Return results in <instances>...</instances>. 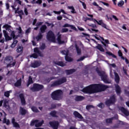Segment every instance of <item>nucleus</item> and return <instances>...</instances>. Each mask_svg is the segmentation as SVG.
Returning <instances> with one entry per match:
<instances>
[{"label":"nucleus","mask_w":129,"mask_h":129,"mask_svg":"<svg viewBox=\"0 0 129 129\" xmlns=\"http://www.w3.org/2000/svg\"><path fill=\"white\" fill-rule=\"evenodd\" d=\"M107 88H108V87L102 84H94L84 88L82 91L84 93L91 94V93H96V92L104 91Z\"/></svg>","instance_id":"nucleus-1"},{"label":"nucleus","mask_w":129,"mask_h":129,"mask_svg":"<svg viewBox=\"0 0 129 129\" xmlns=\"http://www.w3.org/2000/svg\"><path fill=\"white\" fill-rule=\"evenodd\" d=\"M4 63L6 64L7 68L14 67L16 65V61L14 60L13 56H7L4 59Z\"/></svg>","instance_id":"nucleus-2"},{"label":"nucleus","mask_w":129,"mask_h":129,"mask_svg":"<svg viewBox=\"0 0 129 129\" xmlns=\"http://www.w3.org/2000/svg\"><path fill=\"white\" fill-rule=\"evenodd\" d=\"M96 71L97 73L100 76L102 80L104 82V83L109 84L111 83V81L108 79V77H107L106 73H105V72H100L98 69L96 70Z\"/></svg>","instance_id":"nucleus-3"},{"label":"nucleus","mask_w":129,"mask_h":129,"mask_svg":"<svg viewBox=\"0 0 129 129\" xmlns=\"http://www.w3.org/2000/svg\"><path fill=\"white\" fill-rule=\"evenodd\" d=\"M62 94H63V92L61 90H57L52 93L51 98L53 100H60L62 97Z\"/></svg>","instance_id":"nucleus-4"},{"label":"nucleus","mask_w":129,"mask_h":129,"mask_svg":"<svg viewBox=\"0 0 129 129\" xmlns=\"http://www.w3.org/2000/svg\"><path fill=\"white\" fill-rule=\"evenodd\" d=\"M47 39L48 41H50L53 43H56V38L55 37V34L52 32V31H49L47 35Z\"/></svg>","instance_id":"nucleus-5"},{"label":"nucleus","mask_w":129,"mask_h":129,"mask_svg":"<svg viewBox=\"0 0 129 129\" xmlns=\"http://www.w3.org/2000/svg\"><path fill=\"white\" fill-rule=\"evenodd\" d=\"M34 52L35 53H33L31 55H30L31 57H32L33 58H38V56H40V57H43V56H44L43 53H42V52H41V51H40V50H39V48H38L37 47H36L34 49Z\"/></svg>","instance_id":"nucleus-6"},{"label":"nucleus","mask_w":129,"mask_h":129,"mask_svg":"<svg viewBox=\"0 0 129 129\" xmlns=\"http://www.w3.org/2000/svg\"><path fill=\"white\" fill-rule=\"evenodd\" d=\"M67 79L65 77H63L62 78L60 79L58 81H56L54 82H53L51 86L53 87V86H58L59 85H61V84H63V83H64V82H66L67 81Z\"/></svg>","instance_id":"nucleus-7"},{"label":"nucleus","mask_w":129,"mask_h":129,"mask_svg":"<svg viewBox=\"0 0 129 129\" xmlns=\"http://www.w3.org/2000/svg\"><path fill=\"white\" fill-rule=\"evenodd\" d=\"M44 88V86L38 84H34L33 85V87L30 88V90L31 91H39V90H41V89H43Z\"/></svg>","instance_id":"nucleus-8"},{"label":"nucleus","mask_w":129,"mask_h":129,"mask_svg":"<svg viewBox=\"0 0 129 129\" xmlns=\"http://www.w3.org/2000/svg\"><path fill=\"white\" fill-rule=\"evenodd\" d=\"M39 120H35L31 121V123L30 124V125H35L36 127H38L39 126H41L43 123H44V120H42L40 122H38Z\"/></svg>","instance_id":"nucleus-9"},{"label":"nucleus","mask_w":129,"mask_h":129,"mask_svg":"<svg viewBox=\"0 0 129 129\" xmlns=\"http://www.w3.org/2000/svg\"><path fill=\"white\" fill-rule=\"evenodd\" d=\"M114 102H115V96L113 95L111 96L109 100H108L106 101L105 103L107 106H109L111 105V104H113Z\"/></svg>","instance_id":"nucleus-10"},{"label":"nucleus","mask_w":129,"mask_h":129,"mask_svg":"<svg viewBox=\"0 0 129 129\" xmlns=\"http://www.w3.org/2000/svg\"><path fill=\"white\" fill-rule=\"evenodd\" d=\"M61 53L62 55H66L65 59L66 61L71 62L73 60L71 57L68 56V50H62L61 51Z\"/></svg>","instance_id":"nucleus-11"},{"label":"nucleus","mask_w":129,"mask_h":129,"mask_svg":"<svg viewBox=\"0 0 129 129\" xmlns=\"http://www.w3.org/2000/svg\"><path fill=\"white\" fill-rule=\"evenodd\" d=\"M49 124L51 127L53 129H58V126H59V122L57 121H53L52 122H49Z\"/></svg>","instance_id":"nucleus-12"},{"label":"nucleus","mask_w":129,"mask_h":129,"mask_svg":"<svg viewBox=\"0 0 129 129\" xmlns=\"http://www.w3.org/2000/svg\"><path fill=\"white\" fill-rule=\"evenodd\" d=\"M61 35L60 34V32H58V33L57 34V37L56 39L58 44H64V43H65V41H64V40H61Z\"/></svg>","instance_id":"nucleus-13"},{"label":"nucleus","mask_w":129,"mask_h":129,"mask_svg":"<svg viewBox=\"0 0 129 129\" xmlns=\"http://www.w3.org/2000/svg\"><path fill=\"white\" fill-rule=\"evenodd\" d=\"M114 80L116 83L118 84L119 83V81L120 80V78H119V75H118V74L117 73L114 72Z\"/></svg>","instance_id":"nucleus-14"},{"label":"nucleus","mask_w":129,"mask_h":129,"mask_svg":"<svg viewBox=\"0 0 129 129\" xmlns=\"http://www.w3.org/2000/svg\"><path fill=\"white\" fill-rule=\"evenodd\" d=\"M119 109L123 113H124V115H126V116H128L129 115V112L126 109H125L124 108L122 107H120L119 108Z\"/></svg>","instance_id":"nucleus-15"},{"label":"nucleus","mask_w":129,"mask_h":129,"mask_svg":"<svg viewBox=\"0 0 129 129\" xmlns=\"http://www.w3.org/2000/svg\"><path fill=\"white\" fill-rule=\"evenodd\" d=\"M19 97L21 99L22 105H26V100L25 99V96H24V94H20L19 95Z\"/></svg>","instance_id":"nucleus-16"},{"label":"nucleus","mask_w":129,"mask_h":129,"mask_svg":"<svg viewBox=\"0 0 129 129\" xmlns=\"http://www.w3.org/2000/svg\"><path fill=\"white\" fill-rule=\"evenodd\" d=\"M3 34L5 37L6 41H10V40H12V37L9 36V34L7 33V31L3 30Z\"/></svg>","instance_id":"nucleus-17"},{"label":"nucleus","mask_w":129,"mask_h":129,"mask_svg":"<svg viewBox=\"0 0 129 129\" xmlns=\"http://www.w3.org/2000/svg\"><path fill=\"white\" fill-rule=\"evenodd\" d=\"M63 28H71V29H72V30H74L75 31H76L77 29H76V27L73 25H71L69 24H65L64 25L62 26Z\"/></svg>","instance_id":"nucleus-18"},{"label":"nucleus","mask_w":129,"mask_h":129,"mask_svg":"<svg viewBox=\"0 0 129 129\" xmlns=\"http://www.w3.org/2000/svg\"><path fill=\"white\" fill-rule=\"evenodd\" d=\"M41 65L40 61H35L34 63H31V67L33 68H37V67H39Z\"/></svg>","instance_id":"nucleus-19"},{"label":"nucleus","mask_w":129,"mask_h":129,"mask_svg":"<svg viewBox=\"0 0 129 129\" xmlns=\"http://www.w3.org/2000/svg\"><path fill=\"white\" fill-rule=\"evenodd\" d=\"M115 90L117 94L118 95H119V94H120V92H121L120 87H119L118 85H115Z\"/></svg>","instance_id":"nucleus-20"},{"label":"nucleus","mask_w":129,"mask_h":129,"mask_svg":"<svg viewBox=\"0 0 129 129\" xmlns=\"http://www.w3.org/2000/svg\"><path fill=\"white\" fill-rule=\"evenodd\" d=\"M74 115H75V117H77L78 118H80L81 119L83 118L82 115H81V114L79 113L77 111L74 112Z\"/></svg>","instance_id":"nucleus-21"},{"label":"nucleus","mask_w":129,"mask_h":129,"mask_svg":"<svg viewBox=\"0 0 129 129\" xmlns=\"http://www.w3.org/2000/svg\"><path fill=\"white\" fill-rule=\"evenodd\" d=\"M43 38V35L41 32H39L37 36H36L35 39L37 41H40L42 40Z\"/></svg>","instance_id":"nucleus-22"},{"label":"nucleus","mask_w":129,"mask_h":129,"mask_svg":"<svg viewBox=\"0 0 129 129\" xmlns=\"http://www.w3.org/2000/svg\"><path fill=\"white\" fill-rule=\"evenodd\" d=\"M46 29H47V26H46V25H42L40 28V32L39 33H41V34L43 33H45V31H46Z\"/></svg>","instance_id":"nucleus-23"},{"label":"nucleus","mask_w":129,"mask_h":129,"mask_svg":"<svg viewBox=\"0 0 129 129\" xmlns=\"http://www.w3.org/2000/svg\"><path fill=\"white\" fill-rule=\"evenodd\" d=\"M84 97L81 96H78L76 97L75 100L76 101H81V100H84Z\"/></svg>","instance_id":"nucleus-24"},{"label":"nucleus","mask_w":129,"mask_h":129,"mask_svg":"<svg viewBox=\"0 0 129 129\" xmlns=\"http://www.w3.org/2000/svg\"><path fill=\"white\" fill-rule=\"evenodd\" d=\"M76 70L75 69L69 70L66 71V73L67 75H70V74H72L74 72H75Z\"/></svg>","instance_id":"nucleus-25"},{"label":"nucleus","mask_w":129,"mask_h":129,"mask_svg":"<svg viewBox=\"0 0 129 129\" xmlns=\"http://www.w3.org/2000/svg\"><path fill=\"white\" fill-rule=\"evenodd\" d=\"M96 48L98 49V50H99V51L101 52H104V49L100 44H98V45L96 46Z\"/></svg>","instance_id":"nucleus-26"},{"label":"nucleus","mask_w":129,"mask_h":129,"mask_svg":"<svg viewBox=\"0 0 129 129\" xmlns=\"http://www.w3.org/2000/svg\"><path fill=\"white\" fill-rule=\"evenodd\" d=\"M24 48L23 46H18L16 49L17 53H23V49Z\"/></svg>","instance_id":"nucleus-27"},{"label":"nucleus","mask_w":129,"mask_h":129,"mask_svg":"<svg viewBox=\"0 0 129 129\" xmlns=\"http://www.w3.org/2000/svg\"><path fill=\"white\" fill-rule=\"evenodd\" d=\"M15 12L16 13H17V14H19L20 19H22V16H23L24 15V12L23 11V10L18 11V10H15Z\"/></svg>","instance_id":"nucleus-28"},{"label":"nucleus","mask_w":129,"mask_h":129,"mask_svg":"<svg viewBox=\"0 0 129 129\" xmlns=\"http://www.w3.org/2000/svg\"><path fill=\"white\" fill-rule=\"evenodd\" d=\"M13 92L12 90L7 91L4 93V96L6 97H10V93H12Z\"/></svg>","instance_id":"nucleus-29"},{"label":"nucleus","mask_w":129,"mask_h":129,"mask_svg":"<svg viewBox=\"0 0 129 129\" xmlns=\"http://www.w3.org/2000/svg\"><path fill=\"white\" fill-rule=\"evenodd\" d=\"M20 112L22 115H25V114L27 113V111L24 108H22V107H20Z\"/></svg>","instance_id":"nucleus-30"},{"label":"nucleus","mask_w":129,"mask_h":129,"mask_svg":"<svg viewBox=\"0 0 129 129\" xmlns=\"http://www.w3.org/2000/svg\"><path fill=\"white\" fill-rule=\"evenodd\" d=\"M11 26L8 24H5L3 26V28H6V30L8 31V32H12V30L10 29L11 28Z\"/></svg>","instance_id":"nucleus-31"},{"label":"nucleus","mask_w":129,"mask_h":129,"mask_svg":"<svg viewBox=\"0 0 129 129\" xmlns=\"http://www.w3.org/2000/svg\"><path fill=\"white\" fill-rule=\"evenodd\" d=\"M75 47H76L78 55H81V49L79 48V47H78V46H77V45H75Z\"/></svg>","instance_id":"nucleus-32"},{"label":"nucleus","mask_w":129,"mask_h":129,"mask_svg":"<svg viewBox=\"0 0 129 129\" xmlns=\"http://www.w3.org/2000/svg\"><path fill=\"white\" fill-rule=\"evenodd\" d=\"M55 64H56V65H58V66H61V67L65 66V63H64L62 61H57L56 62H55Z\"/></svg>","instance_id":"nucleus-33"},{"label":"nucleus","mask_w":129,"mask_h":129,"mask_svg":"<svg viewBox=\"0 0 129 129\" xmlns=\"http://www.w3.org/2000/svg\"><path fill=\"white\" fill-rule=\"evenodd\" d=\"M68 8L69 9V10H71V13L72 14H76V12H75V9H74V7H73V6H71V7H68Z\"/></svg>","instance_id":"nucleus-34"},{"label":"nucleus","mask_w":129,"mask_h":129,"mask_svg":"<svg viewBox=\"0 0 129 129\" xmlns=\"http://www.w3.org/2000/svg\"><path fill=\"white\" fill-rule=\"evenodd\" d=\"M17 44H18V40H14L13 43L11 44V48H15V47H16L17 45Z\"/></svg>","instance_id":"nucleus-35"},{"label":"nucleus","mask_w":129,"mask_h":129,"mask_svg":"<svg viewBox=\"0 0 129 129\" xmlns=\"http://www.w3.org/2000/svg\"><path fill=\"white\" fill-rule=\"evenodd\" d=\"M3 123H6L7 125L10 124V120L7 119V118L5 117L3 120Z\"/></svg>","instance_id":"nucleus-36"},{"label":"nucleus","mask_w":129,"mask_h":129,"mask_svg":"<svg viewBox=\"0 0 129 129\" xmlns=\"http://www.w3.org/2000/svg\"><path fill=\"white\" fill-rule=\"evenodd\" d=\"M32 83H33V79L31 77V76H30L27 84V87H29V85H30V84H32Z\"/></svg>","instance_id":"nucleus-37"},{"label":"nucleus","mask_w":129,"mask_h":129,"mask_svg":"<svg viewBox=\"0 0 129 129\" xmlns=\"http://www.w3.org/2000/svg\"><path fill=\"white\" fill-rule=\"evenodd\" d=\"M106 54H107L109 56H111L113 58H116V56H115L114 54H113L112 53L109 51H107L106 52Z\"/></svg>","instance_id":"nucleus-38"},{"label":"nucleus","mask_w":129,"mask_h":129,"mask_svg":"<svg viewBox=\"0 0 129 129\" xmlns=\"http://www.w3.org/2000/svg\"><path fill=\"white\" fill-rule=\"evenodd\" d=\"M22 82H21V80H18L17 81L15 84V86L16 87H18V86H21Z\"/></svg>","instance_id":"nucleus-39"},{"label":"nucleus","mask_w":129,"mask_h":129,"mask_svg":"<svg viewBox=\"0 0 129 129\" xmlns=\"http://www.w3.org/2000/svg\"><path fill=\"white\" fill-rule=\"evenodd\" d=\"M108 65L109 66V68H111V67H113V68H115L116 67V65L115 63H108Z\"/></svg>","instance_id":"nucleus-40"},{"label":"nucleus","mask_w":129,"mask_h":129,"mask_svg":"<svg viewBox=\"0 0 129 129\" xmlns=\"http://www.w3.org/2000/svg\"><path fill=\"white\" fill-rule=\"evenodd\" d=\"M31 109L32 111H33V112H38V111H39V110H38V109H37L36 107L34 106H32L31 107Z\"/></svg>","instance_id":"nucleus-41"},{"label":"nucleus","mask_w":129,"mask_h":129,"mask_svg":"<svg viewBox=\"0 0 129 129\" xmlns=\"http://www.w3.org/2000/svg\"><path fill=\"white\" fill-rule=\"evenodd\" d=\"M124 4V2L123 1H121L118 3V7H122Z\"/></svg>","instance_id":"nucleus-42"},{"label":"nucleus","mask_w":129,"mask_h":129,"mask_svg":"<svg viewBox=\"0 0 129 129\" xmlns=\"http://www.w3.org/2000/svg\"><path fill=\"white\" fill-rule=\"evenodd\" d=\"M113 119V118L106 119V122H107V123H110L112 121Z\"/></svg>","instance_id":"nucleus-43"},{"label":"nucleus","mask_w":129,"mask_h":129,"mask_svg":"<svg viewBox=\"0 0 129 129\" xmlns=\"http://www.w3.org/2000/svg\"><path fill=\"white\" fill-rule=\"evenodd\" d=\"M11 37L13 39H16V35H15V31H12L11 34Z\"/></svg>","instance_id":"nucleus-44"},{"label":"nucleus","mask_w":129,"mask_h":129,"mask_svg":"<svg viewBox=\"0 0 129 129\" xmlns=\"http://www.w3.org/2000/svg\"><path fill=\"white\" fill-rule=\"evenodd\" d=\"M95 22L98 24V25H100V26H101L102 24L103 23V22L102 20H99V21H97V20H95Z\"/></svg>","instance_id":"nucleus-45"},{"label":"nucleus","mask_w":129,"mask_h":129,"mask_svg":"<svg viewBox=\"0 0 129 129\" xmlns=\"http://www.w3.org/2000/svg\"><path fill=\"white\" fill-rule=\"evenodd\" d=\"M45 48H46V45H45V43H42L40 45V49H41V50H44V49H45Z\"/></svg>","instance_id":"nucleus-46"},{"label":"nucleus","mask_w":129,"mask_h":129,"mask_svg":"<svg viewBox=\"0 0 129 129\" xmlns=\"http://www.w3.org/2000/svg\"><path fill=\"white\" fill-rule=\"evenodd\" d=\"M80 3H81V4H82V6L84 8V9H85V10H86V4H85V3H84V2H83L82 1H79Z\"/></svg>","instance_id":"nucleus-47"},{"label":"nucleus","mask_w":129,"mask_h":129,"mask_svg":"<svg viewBox=\"0 0 129 129\" xmlns=\"http://www.w3.org/2000/svg\"><path fill=\"white\" fill-rule=\"evenodd\" d=\"M68 32V29L67 28H62L61 30V33H67Z\"/></svg>","instance_id":"nucleus-48"},{"label":"nucleus","mask_w":129,"mask_h":129,"mask_svg":"<svg viewBox=\"0 0 129 129\" xmlns=\"http://www.w3.org/2000/svg\"><path fill=\"white\" fill-rule=\"evenodd\" d=\"M50 114L51 115V116L55 117L56 116V111H53L50 113Z\"/></svg>","instance_id":"nucleus-49"},{"label":"nucleus","mask_w":129,"mask_h":129,"mask_svg":"<svg viewBox=\"0 0 129 129\" xmlns=\"http://www.w3.org/2000/svg\"><path fill=\"white\" fill-rule=\"evenodd\" d=\"M84 59H85V56H82L79 59H77V62H79L80 61H83Z\"/></svg>","instance_id":"nucleus-50"},{"label":"nucleus","mask_w":129,"mask_h":129,"mask_svg":"<svg viewBox=\"0 0 129 129\" xmlns=\"http://www.w3.org/2000/svg\"><path fill=\"white\" fill-rule=\"evenodd\" d=\"M13 125L14 127H20V124H19V123H18L17 122L14 123Z\"/></svg>","instance_id":"nucleus-51"},{"label":"nucleus","mask_w":129,"mask_h":129,"mask_svg":"<svg viewBox=\"0 0 129 129\" xmlns=\"http://www.w3.org/2000/svg\"><path fill=\"white\" fill-rule=\"evenodd\" d=\"M97 106H98V107H100V108H103V107H104V104H103V103H101L100 104H99Z\"/></svg>","instance_id":"nucleus-52"},{"label":"nucleus","mask_w":129,"mask_h":129,"mask_svg":"<svg viewBox=\"0 0 129 129\" xmlns=\"http://www.w3.org/2000/svg\"><path fill=\"white\" fill-rule=\"evenodd\" d=\"M96 39H97V40H102V41H104V38L101 36L96 37Z\"/></svg>","instance_id":"nucleus-53"},{"label":"nucleus","mask_w":129,"mask_h":129,"mask_svg":"<svg viewBox=\"0 0 129 129\" xmlns=\"http://www.w3.org/2000/svg\"><path fill=\"white\" fill-rule=\"evenodd\" d=\"M43 24V22H38L36 23V27H39V26H41Z\"/></svg>","instance_id":"nucleus-54"},{"label":"nucleus","mask_w":129,"mask_h":129,"mask_svg":"<svg viewBox=\"0 0 129 129\" xmlns=\"http://www.w3.org/2000/svg\"><path fill=\"white\" fill-rule=\"evenodd\" d=\"M122 69L124 74H125L127 76V73L126 69H124V67H122Z\"/></svg>","instance_id":"nucleus-55"},{"label":"nucleus","mask_w":129,"mask_h":129,"mask_svg":"<svg viewBox=\"0 0 129 129\" xmlns=\"http://www.w3.org/2000/svg\"><path fill=\"white\" fill-rule=\"evenodd\" d=\"M36 4H38V5H41L42 4V0H37L35 2Z\"/></svg>","instance_id":"nucleus-56"},{"label":"nucleus","mask_w":129,"mask_h":129,"mask_svg":"<svg viewBox=\"0 0 129 129\" xmlns=\"http://www.w3.org/2000/svg\"><path fill=\"white\" fill-rule=\"evenodd\" d=\"M24 13H25L26 16H28L29 13H28V9H27V8L24 9Z\"/></svg>","instance_id":"nucleus-57"},{"label":"nucleus","mask_w":129,"mask_h":129,"mask_svg":"<svg viewBox=\"0 0 129 129\" xmlns=\"http://www.w3.org/2000/svg\"><path fill=\"white\" fill-rule=\"evenodd\" d=\"M53 12L56 15H60L61 14V12L60 11L57 12V11H53Z\"/></svg>","instance_id":"nucleus-58"},{"label":"nucleus","mask_w":129,"mask_h":129,"mask_svg":"<svg viewBox=\"0 0 129 129\" xmlns=\"http://www.w3.org/2000/svg\"><path fill=\"white\" fill-rule=\"evenodd\" d=\"M6 7L7 10H9L10 9V4H9V3H6Z\"/></svg>","instance_id":"nucleus-59"},{"label":"nucleus","mask_w":129,"mask_h":129,"mask_svg":"<svg viewBox=\"0 0 129 129\" xmlns=\"http://www.w3.org/2000/svg\"><path fill=\"white\" fill-rule=\"evenodd\" d=\"M118 55L119 56V57H121L122 56V52H121V51H120V50H119L118 51Z\"/></svg>","instance_id":"nucleus-60"},{"label":"nucleus","mask_w":129,"mask_h":129,"mask_svg":"<svg viewBox=\"0 0 129 129\" xmlns=\"http://www.w3.org/2000/svg\"><path fill=\"white\" fill-rule=\"evenodd\" d=\"M18 33L19 34H22V28H21V27H19L18 28Z\"/></svg>","instance_id":"nucleus-61"},{"label":"nucleus","mask_w":129,"mask_h":129,"mask_svg":"<svg viewBox=\"0 0 129 129\" xmlns=\"http://www.w3.org/2000/svg\"><path fill=\"white\" fill-rule=\"evenodd\" d=\"M101 26H102V27H103V28H104L105 29H106L107 30H108L106 28V24L103 23V24H102Z\"/></svg>","instance_id":"nucleus-62"},{"label":"nucleus","mask_w":129,"mask_h":129,"mask_svg":"<svg viewBox=\"0 0 129 129\" xmlns=\"http://www.w3.org/2000/svg\"><path fill=\"white\" fill-rule=\"evenodd\" d=\"M124 93L125 94H126V95H127V96L129 97V92L126 91V90H124Z\"/></svg>","instance_id":"nucleus-63"},{"label":"nucleus","mask_w":129,"mask_h":129,"mask_svg":"<svg viewBox=\"0 0 129 129\" xmlns=\"http://www.w3.org/2000/svg\"><path fill=\"white\" fill-rule=\"evenodd\" d=\"M13 73V70H11V71H8V73L7 74V75H11Z\"/></svg>","instance_id":"nucleus-64"}]
</instances>
